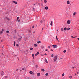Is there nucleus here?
Here are the masks:
<instances>
[{"label":"nucleus","mask_w":79,"mask_h":79,"mask_svg":"<svg viewBox=\"0 0 79 79\" xmlns=\"http://www.w3.org/2000/svg\"><path fill=\"white\" fill-rule=\"evenodd\" d=\"M57 59V56H55V57L54 58V62H55Z\"/></svg>","instance_id":"nucleus-1"},{"label":"nucleus","mask_w":79,"mask_h":79,"mask_svg":"<svg viewBox=\"0 0 79 79\" xmlns=\"http://www.w3.org/2000/svg\"><path fill=\"white\" fill-rule=\"evenodd\" d=\"M52 47L53 48H57L58 47V46L57 45H52Z\"/></svg>","instance_id":"nucleus-2"},{"label":"nucleus","mask_w":79,"mask_h":79,"mask_svg":"<svg viewBox=\"0 0 79 79\" xmlns=\"http://www.w3.org/2000/svg\"><path fill=\"white\" fill-rule=\"evenodd\" d=\"M67 23V24H70V23H71V21H70V20H68Z\"/></svg>","instance_id":"nucleus-3"},{"label":"nucleus","mask_w":79,"mask_h":79,"mask_svg":"<svg viewBox=\"0 0 79 79\" xmlns=\"http://www.w3.org/2000/svg\"><path fill=\"white\" fill-rule=\"evenodd\" d=\"M44 21H40V24H43V23H44Z\"/></svg>","instance_id":"nucleus-4"},{"label":"nucleus","mask_w":79,"mask_h":79,"mask_svg":"<svg viewBox=\"0 0 79 79\" xmlns=\"http://www.w3.org/2000/svg\"><path fill=\"white\" fill-rule=\"evenodd\" d=\"M40 73H38L37 74V76H38V77H39V76H40Z\"/></svg>","instance_id":"nucleus-5"},{"label":"nucleus","mask_w":79,"mask_h":79,"mask_svg":"<svg viewBox=\"0 0 79 79\" xmlns=\"http://www.w3.org/2000/svg\"><path fill=\"white\" fill-rule=\"evenodd\" d=\"M13 2V3H15V4H18V3H17V2H16L15 1H14Z\"/></svg>","instance_id":"nucleus-6"},{"label":"nucleus","mask_w":79,"mask_h":79,"mask_svg":"<svg viewBox=\"0 0 79 79\" xmlns=\"http://www.w3.org/2000/svg\"><path fill=\"white\" fill-rule=\"evenodd\" d=\"M5 19H7V21L10 20V19H9V18H8L6 17H5Z\"/></svg>","instance_id":"nucleus-7"},{"label":"nucleus","mask_w":79,"mask_h":79,"mask_svg":"<svg viewBox=\"0 0 79 79\" xmlns=\"http://www.w3.org/2000/svg\"><path fill=\"white\" fill-rule=\"evenodd\" d=\"M76 15V12H74L73 14V16H74L75 15Z\"/></svg>","instance_id":"nucleus-8"},{"label":"nucleus","mask_w":79,"mask_h":79,"mask_svg":"<svg viewBox=\"0 0 79 79\" xmlns=\"http://www.w3.org/2000/svg\"><path fill=\"white\" fill-rule=\"evenodd\" d=\"M41 71H43V72H44V71H45V69H41Z\"/></svg>","instance_id":"nucleus-9"},{"label":"nucleus","mask_w":79,"mask_h":79,"mask_svg":"<svg viewBox=\"0 0 79 79\" xmlns=\"http://www.w3.org/2000/svg\"><path fill=\"white\" fill-rule=\"evenodd\" d=\"M52 24H53V21H51V23H50V25H51V26H52Z\"/></svg>","instance_id":"nucleus-10"},{"label":"nucleus","mask_w":79,"mask_h":79,"mask_svg":"<svg viewBox=\"0 0 79 79\" xmlns=\"http://www.w3.org/2000/svg\"><path fill=\"white\" fill-rule=\"evenodd\" d=\"M45 62H46L47 63H48V61H47V59L45 60Z\"/></svg>","instance_id":"nucleus-11"},{"label":"nucleus","mask_w":79,"mask_h":79,"mask_svg":"<svg viewBox=\"0 0 79 79\" xmlns=\"http://www.w3.org/2000/svg\"><path fill=\"white\" fill-rule=\"evenodd\" d=\"M18 40H19V41H20V40H21V38H19V39H18Z\"/></svg>","instance_id":"nucleus-12"},{"label":"nucleus","mask_w":79,"mask_h":79,"mask_svg":"<svg viewBox=\"0 0 79 79\" xmlns=\"http://www.w3.org/2000/svg\"><path fill=\"white\" fill-rule=\"evenodd\" d=\"M48 7H47V6H46L45 7V10H48Z\"/></svg>","instance_id":"nucleus-13"},{"label":"nucleus","mask_w":79,"mask_h":79,"mask_svg":"<svg viewBox=\"0 0 79 79\" xmlns=\"http://www.w3.org/2000/svg\"><path fill=\"white\" fill-rule=\"evenodd\" d=\"M64 30V29H63V28H61V29L60 31H63Z\"/></svg>","instance_id":"nucleus-14"},{"label":"nucleus","mask_w":79,"mask_h":79,"mask_svg":"<svg viewBox=\"0 0 79 79\" xmlns=\"http://www.w3.org/2000/svg\"><path fill=\"white\" fill-rule=\"evenodd\" d=\"M37 44H40V43H41V41H38L37 42Z\"/></svg>","instance_id":"nucleus-15"},{"label":"nucleus","mask_w":79,"mask_h":79,"mask_svg":"<svg viewBox=\"0 0 79 79\" xmlns=\"http://www.w3.org/2000/svg\"><path fill=\"white\" fill-rule=\"evenodd\" d=\"M30 50H33V48H30Z\"/></svg>","instance_id":"nucleus-16"},{"label":"nucleus","mask_w":79,"mask_h":79,"mask_svg":"<svg viewBox=\"0 0 79 79\" xmlns=\"http://www.w3.org/2000/svg\"><path fill=\"white\" fill-rule=\"evenodd\" d=\"M15 44H16V42H15V41H14V46H15Z\"/></svg>","instance_id":"nucleus-17"},{"label":"nucleus","mask_w":79,"mask_h":79,"mask_svg":"<svg viewBox=\"0 0 79 79\" xmlns=\"http://www.w3.org/2000/svg\"><path fill=\"white\" fill-rule=\"evenodd\" d=\"M29 73L31 74H32V71H30Z\"/></svg>","instance_id":"nucleus-18"},{"label":"nucleus","mask_w":79,"mask_h":79,"mask_svg":"<svg viewBox=\"0 0 79 79\" xmlns=\"http://www.w3.org/2000/svg\"><path fill=\"white\" fill-rule=\"evenodd\" d=\"M34 46L35 47H37V44H34Z\"/></svg>","instance_id":"nucleus-19"},{"label":"nucleus","mask_w":79,"mask_h":79,"mask_svg":"<svg viewBox=\"0 0 79 79\" xmlns=\"http://www.w3.org/2000/svg\"><path fill=\"white\" fill-rule=\"evenodd\" d=\"M19 17H17L16 21H18V19H19Z\"/></svg>","instance_id":"nucleus-20"},{"label":"nucleus","mask_w":79,"mask_h":79,"mask_svg":"<svg viewBox=\"0 0 79 79\" xmlns=\"http://www.w3.org/2000/svg\"><path fill=\"white\" fill-rule=\"evenodd\" d=\"M56 39L57 40H58V38L57 37V36L56 35Z\"/></svg>","instance_id":"nucleus-21"},{"label":"nucleus","mask_w":79,"mask_h":79,"mask_svg":"<svg viewBox=\"0 0 79 79\" xmlns=\"http://www.w3.org/2000/svg\"><path fill=\"white\" fill-rule=\"evenodd\" d=\"M67 4H68V5L69 4V1H67Z\"/></svg>","instance_id":"nucleus-22"},{"label":"nucleus","mask_w":79,"mask_h":79,"mask_svg":"<svg viewBox=\"0 0 79 79\" xmlns=\"http://www.w3.org/2000/svg\"><path fill=\"white\" fill-rule=\"evenodd\" d=\"M66 30H67V28H66V27H65L64 28V30L66 31Z\"/></svg>","instance_id":"nucleus-23"},{"label":"nucleus","mask_w":79,"mask_h":79,"mask_svg":"<svg viewBox=\"0 0 79 79\" xmlns=\"http://www.w3.org/2000/svg\"><path fill=\"white\" fill-rule=\"evenodd\" d=\"M48 73H46L45 74V75L46 76H48Z\"/></svg>","instance_id":"nucleus-24"},{"label":"nucleus","mask_w":79,"mask_h":79,"mask_svg":"<svg viewBox=\"0 0 79 79\" xmlns=\"http://www.w3.org/2000/svg\"><path fill=\"white\" fill-rule=\"evenodd\" d=\"M63 52L64 53H66V50H64V51Z\"/></svg>","instance_id":"nucleus-25"},{"label":"nucleus","mask_w":79,"mask_h":79,"mask_svg":"<svg viewBox=\"0 0 79 79\" xmlns=\"http://www.w3.org/2000/svg\"><path fill=\"white\" fill-rule=\"evenodd\" d=\"M44 48V46H41V48H42V49H43Z\"/></svg>","instance_id":"nucleus-26"},{"label":"nucleus","mask_w":79,"mask_h":79,"mask_svg":"<svg viewBox=\"0 0 79 79\" xmlns=\"http://www.w3.org/2000/svg\"><path fill=\"white\" fill-rule=\"evenodd\" d=\"M2 33H3V31H1L0 32V34H2Z\"/></svg>","instance_id":"nucleus-27"},{"label":"nucleus","mask_w":79,"mask_h":79,"mask_svg":"<svg viewBox=\"0 0 79 79\" xmlns=\"http://www.w3.org/2000/svg\"><path fill=\"white\" fill-rule=\"evenodd\" d=\"M28 32L29 33H31V30H29L28 31Z\"/></svg>","instance_id":"nucleus-28"},{"label":"nucleus","mask_w":79,"mask_h":79,"mask_svg":"<svg viewBox=\"0 0 79 79\" xmlns=\"http://www.w3.org/2000/svg\"><path fill=\"white\" fill-rule=\"evenodd\" d=\"M36 54L37 55H39V52H38L36 53Z\"/></svg>","instance_id":"nucleus-29"},{"label":"nucleus","mask_w":79,"mask_h":79,"mask_svg":"<svg viewBox=\"0 0 79 79\" xmlns=\"http://www.w3.org/2000/svg\"><path fill=\"white\" fill-rule=\"evenodd\" d=\"M45 51H46V52H48V49H46Z\"/></svg>","instance_id":"nucleus-30"},{"label":"nucleus","mask_w":79,"mask_h":79,"mask_svg":"<svg viewBox=\"0 0 79 79\" xmlns=\"http://www.w3.org/2000/svg\"><path fill=\"white\" fill-rule=\"evenodd\" d=\"M44 3H47V0H44Z\"/></svg>","instance_id":"nucleus-31"},{"label":"nucleus","mask_w":79,"mask_h":79,"mask_svg":"<svg viewBox=\"0 0 79 79\" xmlns=\"http://www.w3.org/2000/svg\"><path fill=\"white\" fill-rule=\"evenodd\" d=\"M3 74H4V73H1V75L2 76H3Z\"/></svg>","instance_id":"nucleus-32"},{"label":"nucleus","mask_w":79,"mask_h":79,"mask_svg":"<svg viewBox=\"0 0 79 79\" xmlns=\"http://www.w3.org/2000/svg\"><path fill=\"white\" fill-rule=\"evenodd\" d=\"M64 76V73H63L62 74V76Z\"/></svg>","instance_id":"nucleus-33"},{"label":"nucleus","mask_w":79,"mask_h":79,"mask_svg":"<svg viewBox=\"0 0 79 79\" xmlns=\"http://www.w3.org/2000/svg\"><path fill=\"white\" fill-rule=\"evenodd\" d=\"M5 78H6H6H8V77H7V76H5Z\"/></svg>","instance_id":"nucleus-34"},{"label":"nucleus","mask_w":79,"mask_h":79,"mask_svg":"<svg viewBox=\"0 0 79 79\" xmlns=\"http://www.w3.org/2000/svg\"><path fill=\"white\" fill-rule=\"evenodd\" d=\"M72 76H70V77H69V78H70V79H71V78H72Z\"/></svg>","instance_id":"nucleus-35"},{"label":"nucleus","mask_w":79,"mask_h":79,"mask_svg":"<svg viewBox=\"0 0 79 79\" xmlns=\"http://www.w3.org/2000/svg\"><path fill=\"white\" fill-rule=\"evenodd\" d=\"M6 32V33H9V31H7Z\"/></svg>","instance_id":"nucleus-36"},{"label":"nucleus","mask_w":79,"mask_h":79,"mask_svg":"<svg viewBox=\"0 0 79 79\" xmlns=\"http://www.w3.org/2000/svg\"><path fill=\"white\" fill-rule=\"evenodd\" d=\"M51 57H53V54H52L51 56Z\"/></svg>","instance_id":"nucleus-37"},{"label":"nucleus","mask_w":79,"mask_h":79,"mask_svg":"<svg viewBox=\"0 0 79 79\" xmlns=\"http://www.w3.org/2000/svg\"><path fill=\"white\" fill-rule=\"evenodd\" d=\"M16 46L17 47H18V46H19V44H17L16 45Z\"/></svg>","instance_id":"nucleus-38"},{"label":"nucleus","mask_w":79,"mask_h":79,"mask_svg":"<svg viewBox=\"0 0 79 79\" xmlns=\"http://www.w3.org/2000/svg\"><path fill=\"white\" fill-rule=\"evenodd\" d=\"M32 28H34V26H32Z\"/></svg>","instance_id":"nucleus-39"},{"label":"nucleus","mask_w":79,"mask_h":79,"mask_svg":"<svg viewBox=\"0 0 79 79\" xmlns=\"http://www.w3.org/2000/svg\"><path fill=\"white\" fill-rule=\"evenodd\" d=\"M69 29H70V28H67V30H69Z\"/></svg>","instance_id":"nucleus-40"},{"label":"nucleus","mask_w":79,"mask_h":79,"mask_svg":"<svg viewBox=\"0 0 79 79\" xmlns=\"http://www.w3.org/2000/svg\"><path fill=\"white\" fill-rule=\"evenodd\" d=\"M48 48H49V49L50 48V46H48Z\"/></svg>","instance_id":"nucleus-41"},{"label":"nucleus","mask_w":79,"mask_h":79,"mask_svg":"<svg viewBox=\"0 0 79 79\" xmlns=\"http://www.w3.org/2000/svg\"><path fill=\"white\" fill-rule=\"evenodd\" d=\"M32 56H33V57H34V55L32 54Z\"/></svg>","instance_id":"nucleus-42"},{"label":"nucleus","mask_w":79,"mask_h":79,"mask_svg":"<svg viewBox=\"0 0 79 79\" xmlns=\"http://www.w3.org/2000/svg\"><path fill=\"white\" fill-rule=\"evenodd\" d=\"M2 31H5L4 29H2Z\"/></svg>","instance_id":"nucleus-43"},{"label":"nucleus","mask_w":79,"mask_h":79,"mask_svg":"<svg viewBox=\"0 0 79 79\" xmlns=\"http://www.w3.org/2000/svg\"><path fill=\"white\" fill-rule=\"evenodd\" d=\"M18 22H20V19H19V20H18Z\"/></svg>","instance_id":"nucleus-44"},{"label":"nucleus","mask_w":79,"mask_h":79,"mask_svg":"<svg viewBox=\"0 0 79 79\" xmlns=\"http://www.w3.org/2000/svg\"><path fill=\"white\" fill-rule=\"evenodd\" d=\"M25 69L24 68H23L22 69V70H24Z\"/></svg>","instance_id":"nucleus-45"},{"label":"nucleus","mask_w":79,"mask_h":79,"mask_svg":"<svg viewBox=\"0 0 79 79\" xmlns=\"http://www.w3.org/2000/svg\"><path fill=\"white\" fill-rule=\"evenodd\" d=\"M71 37H72V38H73V36H71Z\"/></svg>","instance_id":"nucleus-46"},{"label":"nucleus","mask_w":79,"mask_h":79,"mask_svg":"<svg viewBox=\"0 0 79 79\" xmlns=\"http://www.w3.org/2000/svg\"><path fill=\"white\" fill-rule=\"evenodd\" d=\"M51 52H53V49H51Z\"/></svg>","instance_id":"nucleus-47"},{"label":"nucleus","mask_w":79,"mask_h":79,"mask_svg":"<svg viewBox=\"0 0 79 79\" xmlns=\"http://www.w3.org/2000/svg\"><path fill=\"white\" fill-rule=\"evenodd\" d=\"M44 55H47V53H45Z\"/></svg>","instance_id":"nucleus-48"},{"label":"nucleus","mask_w":79,"mask_h":79,"mask_svg":"<svg viewBox=\"0 0 79 79\" xmlns=\"http://www.w3.org/2000/svg\"><path fill=\"white\" fill-rule=\"evenodd\" d=\"M43 28H42V30H41L42 32H43Z\"/></svg>","instance_id":"nucleus-49"},{"label":"nucleus","mask_w":79,"mask_h":79,"mask_svg":"<svg viewBox=\"0 0 79 79\" xmlns=\"http://www.w3.org/2000/svg\"><path fill=\"white\" fill-rule=\"evenodd\" d=\"M72 68L73 69H74L75 68H74V67H72Z\"/></svg>","instance_id":"nucleus-50"},{"label":"nucleus","mask_w":79,"mask_h":79,"mask_svg":"<svg viewBox=\"0 0 79 79\" xmlns=\"http://www.w3.org/2000/svg\"><path fill=\"white\" fill-rule=\"evenodd\" d=\"M37 54H35V56H37Z\"/></svg>","instance_id":"nucleus-51"},{"label":"nucleus","mask_w":79,"mask_h":79,"mask_svg":"<svg viewBox=\"0 0 79 79\" xmlns=\"http://www.w3.org/2000/svg\"><path fill=\"white\" fill-rule=\"evenodd\" d=\"M77 39H78V40H79V38H77Z\"/></svg>","instance_id":"nucleus-52"},{"label":"nucleus","mask_w":79,"mask_h":79,"mask_svg":"<svg viewBox=\"0 0 79 79\" xmlns=\"http://www.w3.org/2000/svg\"><path fill=\"white\" fill-rule=\"evenodd\" d=\"M75 75L76 76H77V74H76V73H75Z\"/></svg>","instance_id":"nucleus-53"},{"label":"nucleus","mask_w":79,"mask_h":79,"mask_svg":"<svg viewBox=\"0 0 79 79\" xmlns=\"http://www.w3.org/2000/svg\"><path fill=\"white\" fill-rule=\"evenodd\" d=\"M3 47H2V48H3V47H4V46H3Z\"/></svg>","instance_id":"nucleus-54"},{"label":"nucleus","mask_w":79,"mask_h":79,"mask_svg":"<svg viewBox=\"0 0 79 79\" xmlns=\"http://www.w3.org/2000/svg\"><path fill=\"white\" fill-rule=\"evenodd\" d=\"M33 59H34V57H33Z\"/></svg>","instance_id":"nucleus-55"},{"label":"nucleus","mask_w":79,"mask_h":79,"mask_svg":"<svg viewBox=\"0 0 79 79\" xmlns=\"http://www.w3.org/2000/svg\"><path fill=\"white\" fill-rule=\"evenodd\" d=\"M75 37H73V39H74V38H75Z\"/></svg>","instance_id":"nucleus-56"},{"label":"nucleus","mask_w":79,"mask_h":79,"mask_svg":"<svg viewBox=\"0 0 79 79\" xmlns=\"http://www.w3.org/2000/svg\"><path fill=\"white\" fill-rule=\"evenodd\" d=\"M77 74H79V72H77Z\"/></svg>","instance_id":"nucleus-57"},{"label":"nucleus","mask_w":79,"mask_h":79,"mask_svg":"<svg viewBox=\"0 0 79 79\" xmlns=\"http://www.w3.org/2000/svg\"><path fill=\"white\" fill-rule=\"evenodd\" d=\"M2 73H3V71H2Z\"/></svg>","instance_id":"nucleus-58"},{"label":"nucleus","mask_w":79,"mask_h":79,"mask_svg":"<svg viewBox=\"0 0 79 79\" xmlns=\"http://www.w3.org/2000/svg\"><path fill=\"white\" fill-rule=\"evenodd\" d=\"M18 69H17V70H16V71H18Z\"/></svg>","instance_id":"nucleus-59"},{"label":"nucleus","mask_w":79,"mask_h":79,"mask_svg":"<svg viewBox=\"0 0 79 79\" xmlns=\"http://www.w3.org/2000/svg\"><path fill=\"white\" fill-rule=\"evenodd\" d=\"M2 55H4L3 54V53L2 54Z\"/></svg>","instance_id":"nucleus-60"},{"label":"nucleus","mask_w":79,"mask_h":79,"mask_svg":"<svg viewBox=\"0 0 79 79\" xmlns=\"http://www.w3.org/2000/svg\"><path fill=\"white\" fill-rule=\"evenodd\" d=\"M33 33H35V32H33Z\"/></svg>","instance_id":"nucleus-61"},{"label":"nucleus","mask_w":79,"mask_h":79,"mask_svg":"<svg viewBox=\"0 0 79 79\" xmlns=\"http://www.w3.org/2000/svg\"><path fill=\"white\" fill-rule=\"evenodd\" d=\"M58 31V30H57V31Z\"/></svg>","instance_id":"nucleus-62"},{"label":"nucleus","mask_w":79,"mask_h":79,"mask_svg":"<svg viewBox=\"0 0 79 79\" xmlns=\"http://www.w3.org/2000/svg\"><path fill=\"white\" fill-rule=\"evenodd\" d=\"M21 39H23V37H21Z\"/></svg>","instance_id":"nucleus-63"},{"label":"nucleus","mask_w":79,"mask_h":79,"mask_svg":"<svg viewBox=\"0 0 79 79\" xmlns=\"http://www.w3.org/2000/svg\"><path fill=\"white\" fill-rule=\"evenodd\" d=\"M28 79H29V77H28Z\"/></svg>","instance_id":"nucleus-64"}]
</instances>
